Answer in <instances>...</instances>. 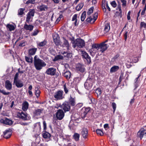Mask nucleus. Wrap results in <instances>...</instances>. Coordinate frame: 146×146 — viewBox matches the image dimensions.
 Wrapping results in <instances>:
<instances>
[{
    "label": "nucleus",
    "instance_id": "nucleus-1",
    "mask_svg": "<svg viewBox=\"0 0 146 146\" xmlns=\"http://www.w3.org/2000/svg\"><path fill=\"white\" fill-rule=\"evenodd\" d=\"M107 45L105 42H103L100 44H94L92 46V49L96 53L97 52H104L108 48Z\"/></svg>",
    "mask_w": 146,
    "mask_h": 146
},
{
    "label": "nucleus",
    "instance_id": "nucleus-2",
    "mask_svg": "<svg viewBox=\"0 0 146 146\" xmlns=\"http://www.w3.org/2000/svg\"><path fill=\"white\" fill-rule=\"evenodd\" d=\"M34 65L36 69L40 70L43 67L46 65V63L42 60L40 59L37 55L34 57Z\"/></svg>",
    "mask_w": 146,
    "mask_h": 146
},
{
    "label": "nucleus",
    "instance_id": "nucleus-3",
    "mask_svg": "<svg viewBox=\"0 0 146 146\" xmlns=\"http://www.w3.org/2000/svg\"><path fill=\"white\" fill-rule=\"evenodd\" d=\"M72 43L74 48H75L76 46L81 48L85 46L84 41L81 38H77Z\"/></svg>",
    "mask_w": 146,
    "mask_h": 146
},
{
    "label": "nucleus",
    "instance_id": "nucleus-4",
    "mask_svg": "<svg viewBox=\"0 0 146 146\" xmlns=\"http://www.w3.org/2000/svg\"><path fill=\"white\" fill-rule=\"evenodd\" d=\"M84 61L86 63L90 64L91 62V58L86 52L81 50L80 51Z\"/></svg>",
    "mask_w": 146,
    "mask_h": 146
},
{
    "label": "nucleus",
    "instance_id": "nucleus-5",
    "mask_svg": "<svg viewBox=\"0 0 146 146\" xmlns=\"http://www.w3.org/2000/svg\"><path fill=\"white\" fill-rule=\"evenodd\" d=\"M35 10L34 9H31L26 15V21L29 23L30 21H31L33 19V17L34 16Z\"/></svg>",
    "mask_w": 146,
    "mask_h": 146
},
{
    "label": "nucleus",
    "instance_id": "nucleus-6",
    "mask_svg": "<svg viewBox=\"0 0 146 146\" xmlns=\"http://www.w3.org/2000/svg\"><path fill=\"white\" fill-rule=\"evenodd\" d=\"M28 114L26 112H23L21 110L17 112V117L24 120H27L28 119Z\"/></svg>",
    "mask_w": 146,
    "mask_h": 146
},
{
    "label": "nucleus",
    "instance_id": "nucleus-7",
    "mask_svg": "<svg viewBox=\"0 0 146 146\" xmlns=\"http://www.w3.org/2000/svg\"><path fill=\"white\" fill-rule=\"evenodd\" d=\"M138 137H140L141 139L143 137H146V129L144 127L141 128L138 132L137 133Z\"/></svg>",
    "mask_w": 146,
    "mask_h": 146
},
{
    "label": "nucleus",
    "instance_id": "nucleus-8",
    "mask_svg": "<svg viewBox=\"0 0 146 146\" xmlns=\"http://www.w3.org/2000/svg\"><path fill=\"white\" fill-rule=\"evenodd\" d=\"M98 14L97 13H94L92 17L91 16L87 18L86 21L88 23H94L98 18Z\"/></svg>",
    "mask_w": 146,
    "mask_h": 146
},
{
    "label": "nucleus",
    "instance_id": "nucleus-9",
    "mask_svg": "<svg viewBox=\"0 0 146 146\" xmlns=\"http://www.w3.org/2000/svg\"><path fill=\"white\" fill-rule=\"evenodd\" d=\"M62 108L64 111L65 112L69 111L70 108V106L68 102H65L61 106Z\"/></svg>",
    "mask_w": 146,
    "mask_h": 146
},
{
    "label": "nucleus",
    "instance_id": "nucleus-10",
    "mask_svg": "<svg viewBox=\"0 0 146 146\" xmlns=\"http://www.w3.org/2000/svg\"><path fill=\"white\" fill-rule=\"evenodd\" d=\"M63 91L62 90L58 91L54 94V98L57 100L62 99L64 98L63 95Z\"/></svg>",
    "mask_w": 146,
    "mask_h": 146
},
{
    "label": "nucleus",
    "instance_id": "nucleus-11",
    "mask_svg": "<svg viewBox=\"0 0 146 146\" xmlns=\"http://www.w3.org/2000/svg\"><path fill=\"white\" fill-rule=\"evenodd\" d=\"M57 119L59 120H62L64 116V113L62 110H59L56 113Z\"/></svg>",
    "mask_w": 146,
    "mask_h": 146
},
{
    "label": "nucleus",
    "instance_id": "nucleus-12",
    "mask_svg": "<svg viewBox=\"0 0 146 146\" xmlns=\"http://www.w3.org/2000/svg\"><path fill=\"white\" fill-rule=\"evenodd\" d=\"M56 72V68H50L46 70L45 73L47 75L53 76L55 75Z\"/></svg>",
    "mask_w": 146,
    "mask_h": 146
},
{
    "label": "nucleus",
    "instance_id": "nucleus-13",
    "mask_svg": "<svg viewBox=\"0 0 146 146\" xmlns=\"http://www.w3.org/2000/svg\"><path fill=\"white\" fill-rule=\"evenodd\" d=\"M1 37L4 41H8L10 38V36L8 33L5 34L3 32H1Z\"/></svg>",
    "mask_w": 146,
    "mask_h": 146
},
{
    "label": "nucleus",
    "instance_id": "nucleus-14",
    "mask_svg": "<svg viewBox=\"0 0 146 146\" xmlns=\"http://www.w3.org/2000/svg\"><path fill=\"white\" fill-rule=\"evenodd\" d=\"M90 108L89 107L82 108L81 111L82 115L84 117H85L87 113L90 111Z\"/></svg>",
    "mask_w": 146,
    "mask_h": 146
},
{
    "label": "nucleus",
    "instance_id": "nucleus-15",
    "mask_svg": "<svg viewBox=\"0 0 146 146\" xmlns=\"http://www.w3.org/2000/svg\"><path fill=\"white\" fill-rule=\"evenodd\" d=\"M43 109H36L35 110L33 111L34 115L37 117H38L42 113Z\"/></svg>",
    "mask_w": 146,
    "mask_h": 146
},
{
    "label": "nucleus",
    "instance_id": "nucleus-16",
    "mask_svg": "<svg viewBox=\"0 0 146 146\" xmlns=\"http://www.w3.org/2000/svg\"><path fill=\"white\" fill-rule=\"evenodd\" d=\"M76 68L77 70L80 71L82 73L85 70L84 66L83 65L79 63L78 64L76 65Z\"/></svg>",
    "mask_w": 146,
    "mask_h": 146
},
{
    "label": "nucleus",
    "instance_id": "nucleus-17",
    "mask_svg": "<svg viewBox=\"0 0 146 146\" xmlns=\"http://www.w3.org/2000/svg\"><path fill=\"white\" fill-rule=\"evenodd\" d=\"M13 83L15 84L16 86L18 88H21L24 86L22 81L19 80L13 81Z\"/></svg>",
    "mask_w": 146,
    "mask_h": 146
},
{
    "label": "nucleus",
    "instance_id": "nucleus-18",
    "mask_svg": "<svg viewBox=\"0 0 146 146\" xmlns=\"http://www.w3.org/2000/svg\"><path fill=\"white\" fill-rule=\"evenodd\" d=\"M12 134V132L10 129L6 130L4 132V137L6 139L9 138Z\"/></svg>",
    "mask_w": 146,
    "mask_h": 146
},
{
    "label": "nucleus",
    "instance_id": "nucleus-19",
    "mask_svg": "<svg viewBox=\"0 0 146 146\" xmlns=\"http://www.w3.org/2000/svg\"><path fill=\"white\" fill-rule=\"evenodd\" d=\"M40 124V122H37L34 125V130L39 132L41 129Z\"/></svg>",
    "mask_w": 146,
    "mask_h": 146
},
{
    "label": "nucleus",
    "instance_id": "nucleus-20",
    "mask_svg": "<svg viewBox=\"0 0 146 146\" xmlns=\"http://www.w3.org/2000/svg\"><path fill=\"white\" fill-rule=\"evenodd\" d=\"M36 48H30L28 50V54L29 56H31L35 55L37 51Z\"/></svg>",
    "mask_w": 146,
    "mask_h": 146
},
{
    "label": "nucleus",
    "instance_id": "nucleus-21",
    "mask_svg": "<svg viewBox=\"0 0 146 146\" xmlns=\"http://www.w3.org/2000/svg\"><path fill=\"white\" fill-rule=\"evenodd\" d=\"M42 135L43 138L46 139H49L51 136L50 134L48 132L45 131H42Z\"/></svg>",
    "mask_w": 146,
    "mask_h": 146
},
{
    "label": "nucleus",
    "instance_id": "nucleus-22",
    "mask_svg": "<svg viewBox=\"0 0 146 146\" xmlns=\"http://www.w3.org/2000/svg\"><path fill=\"white\" fill-rule=\"evenodd\" d=\"M5 87L7 90H10L12 88V85L11 82L7 80L5 82Z\"/></svg>",
    "mask_w": 146,
    "mask_h": 146
},
{
    "label": "nucleus",
    "instance_id": "nucleus-23",
    "mask_svg": "<svg viewBox=\"0 0 146 146\" xmlns=\"http://www.w3.org/2000/svg\"><path fill=\"white\" fill-rule=\"evenodd\" d=\"M62 47H66L67 50H69L70 47L69 44L67 40L64 38V41L62 44Z\"/></svg>",
    "mask_w": 146,
    "mask_h": 146
},
{
    "label": "nucleus",
    "instance_id": "nucleus-24",
    "mask_svg": "<svg viewBox=\"0 0 146 146\" xmlns=\"http://www.w3.org/2000/svg\"><path fill=\"white\" fill-rule=\"evenodd\" d=\"M2 122L4 124L9 125H11L13 123L11 120L7 118H6L4 120H3Z\"/></svg>",
    "mask_w": 146,
    "mask_h": 146
},
{
    "label": "nucleus",
    "instance_id": "nucleus-25",
    "mask_svg": "<svg viewBox=\"0 0 146 146\" xmlns=\"http://www.w3.org/2000/svg\"><path fill=\"white\" fill-rule=\"evenodd\" d=\"M34 26L32 25H28L25 24L24 26V29L26 30H29L31 31L33 29Z\"/></svg>",
    "mask_w": 146,
    "mask_h": 146
},
{
    "label": "nucleus",
    "instance_id": "nucleus-26",
    "mask_svg": "<svg viewBox=\"0 0 146 146\" xmlns=\"http://www.w3.org/2000/svg\"><path fill=\"white\" fill-rule=\"evenodd\" d=\"M69 103L70 105V104L72 106H74L76 104L75 98H73L70 96V98L69 100Z\"/></svg>",
    "mask_w": 146,
    "mask_h": 146
},
{
    "label": "nucleus",
    "instance_id": "nucleus-27",
    "mask_svg": "<svg viewBox=\"0 0 146 146\" xmlns=\"http://www.w3.org/2000/svg\"><path fill=\"white\" fill-rule=\"evenodd\" d=\"M29 107V103L27 102H24L22 104L23 110L25 111H26L28 109Z\"/></svg>",
    "mask_w": 146,
    "mask_h": 146
},
{
    "label": "nucleus",
    "instance_id": "nucleus-28",
    "mask_svg": "<svg viewBox=\"0 0 146 146\" xmlns=\"http://www.w3.org/2000/svg\"><path fill=\"white\" fill-rule=\"evenodd\" d=\"M81 133L83 138H86L88 136V130L86 128L83 129Z\"/></svg>",
    "mask_w": 146,
    "mask_h": 146
},
{
    "label": "nucleus",
    "instance_id": "nucleus-29",
    "mask_svg": "<svg viewBox=\"0 0 146 146\" xmlns=\"http://www.w3.org/2000/svg\"><path fill=\"white\" fill-rule=\"evenodd\" d=\"M37 9L39 10L40 11H45L48 9V7L46 5H42L37 7Z\"/></svg>",
    "mask_w": 146,
    "mask_h": 146
},
{
    "label": "nucleus",
    "instance_id": "nucleus-30",
    "mask_svg": "<svg viewBox=\"0 0 146 146\" xmlns=\"http://www.w3.org/2000/svg\"><path fill=\"white\" fill-rule=\"evenodd\" d=\"M119 66H114L112 67L110 69V73H113L117 71L119 69Z\"/></svg>",
    "mask_w": 146,
    "mask_h": 146
},
{
    "label": "nucleus",
    "instance_id": "nucleus-31",
    "mask_svg": "<svg viewBox=\"0 0 146 146\" xmlns=\"http://www.w3.org/2000/svg\"><path fill=\"white\" fill-rule=\"evenodd\" d=\"M63 75L67 80H69L71 77V73L69 71H67L64 73Z\"/></svg>",
    "mask_w": 146,
    "mask_h": 146
},
{
    "label": "nucleus",
    "instance_id": "nucleus-32",
    "mask_svg": "<svg viewBox=\"0 0 146 146\" xmlns=\"http://www.w3.org/2000/svg\"><path fill=\"white\" fill-rule=\"evenodd\" d=\"M25 10V8H20L18 10L17 15L20 17H22V15L24 14V11Z\"/></svg>",
    "mask_w": 146,
    "mask_h": 146
},
{
    "label": "nucleus",
    "instance_id": "nucleus-33",
    "mask_svg": "<svg viewBox=\"0 0 146 146\" xmlns=\"http://www.w3.org/2000/svg\"><path fill=\"white\" fill-rule=\"evenodd\" d=\"M110 29V24L109 23H107L104 26V33H106L108 32Z\"/></svg>",
    "mask_w": 146,
    "mask_h": 146
},
{
    "label": "nucleus",
    "instance_id": "nucleus-34",
    "mask_svg": "<svg viewBox=\"0 0 146 146\" xmlns=\"http://www.w3.org/2000/svg\"><path fill=\"white\" fill-rule=\"evenodd\" d=\"M25 58L26 61L29 63H32L33 62V58L31 56H25Z\"/></svg>",
    "mask_w": 146,
    "mask_h": 146
},
{
    "label": "nucleus",
    "instance_id": "nucleus-35",
    "mask_svg": "<svg viewBox=\"0 0 146 146\" xmlns=\"http://www.w3.org/2000/svg\"><path fill=\"white\" fill-rule=\"evenodd\" d=\"M7 29L10 31H13L15 29V27L13 25L8 24L6 26Z\"/></svg>",
    "mask_w": 146,
    "mask_h": 146
},
{
    "label": "nucleus",
    "instance_id": "nucleus-36",
    "mask_svg": "<svg viewBox=\"0 0 146 146\" xmlns=\"http://www.w3.org/2000/svg\"><path fill=\"white\" fill-rule=\"evenodd\" d=\"M47 43L46 41L44 40L43 41L40 42L37 44V46L38 47H41L45 46Z\"/></svg>",
    "mask_w": 146,
    "mask_h": 146
},
{
    "label": "nucleus",
    "instance_id": "nucleus-37",
    "mask_svg": "<svg viewBox=\"0 0 146 146\" xmlns=\"http://www.w3.org/2000/svg\"><path fill=\"white\" fill-rule=\"evenodd\" d=\"M84 6V3H81L79 4L76 7V10L77 11H80L82 8Z\"/></svg>",
    "mask_w": 146,
    "mask_h": 146
},
{
    "label": "nucleus",
    "instance_id": "nucleus-38",
    "mask_svg": "<svg viewBox=\"0 0 146 146\" xmlns=\"http://www.w3.org/2000/svg\"><path fill=\"white\" fill-rule=\"evenodd\" d=\"M61 54H62L64 57H66L67 58H69L72 55L70 53H68L67 52H61Z\"/></svg>",
    "mask_w": 146,
    "mask_h": 146
},
{
    "label": "nucleus",
    "instance_id": "nucleus-39",
    "mask_svg": "<svg viewBox=\"0 0 146 146\" xmlns=\"http://www.w3.org/2000/svg\"><path fill=\"white\" fill-rule=\"evenodd\" d=\"M54 41L56 45H58L59 44L60 40L58 37H55V36H53Z\"/></svg>",
    "mask_w": 146,
    "mask_h": 146
},
{
    "label": "nucleus",
    "instance_id": "nucleus-40",
    "mask_svg": "<svg viewBox=\"0 0 146 146\" xmlns=\"http://www.w3.org/2000/svg\"><path fill=\"white\" fill-rule=\"evenodd\" d=\"M35 95L37 98H38L40 96V90H38L37 87H35Z\"/></svg>",
    "mask_w": 146,
    "mask_h": 146
},
{
    "label": "nucleus",
    "instance_id": "nucleus-41",
    "mask_svg": "<svg viewBox=\"0 0 146 146\" xmlns=\"http://www.w3.org/2000/svg\"><path fill=\"white\" fill-rule=\"evenodd\" d=\"M73 137L76 141H78L80 137V135L78 133H75Z\"/></svg>",
    "mask_w": 146,
    "mask_h": 146
},
{
    "label": "nucleus",
    "instance_id": "nucleus-42",
    "mask_svg": "<svg viewBox=\"0 0 146 146\" xmlns=\"http://www.w3.org/2000/svg\"><path fill=\"white\" fill-rule=\"evenodd\" d=\"M86 16V12L84 11L82 14L81 17V20L82 21H83L85 19Z\"/></svg>",
    "mask_w": 146,
    "mask_h": 146
},
{
    "label": "nucleus",
    "instance_id": "nucleus-43",
    "mask_svg": "<svg viewBox=\"0 0 146 146\" xmlns=\"http://www.w3.org/2000/svg\"><path fill=\"white\" fill-rule=\"evenodd\" d=\"M63 58V56L61 55H58L55 56L54 58V60H59L62 59Z\"/></svg>",
    "mask_w": 146,
    "mask_h": 146
},
{
    "label": "nucleus",
    "instance_id": "nucleus-44",
    "mask_svg": "<svg viewBox=\"0 0 146 146\" xmlns=\"http://www.w3.org/2000/svg\"><path fill=\"white\" fill-rule=\"evenodd\" d=\"M95 92L98 96H100L102 93L101 89L100 88H97Z\"/></svg>",
    "mask_w": 146,
    "mask_h": 146
},
{
    "label": "nucleus",
    "instance_id": "nucleus-45",
    "mask_svg": "<svg viewBox=\"0 0 146 146\" xmlns=\"http://www.w3.org/2000/svg\"><path fill=\"white\" fill-rule=\"evenodd\" d=\"M0 92L5 95H8L10 94V92H6L4 90H0Z\"/></svg>",
    "mask_w": 146,
    "mask_h": 146
},
{
    "label": "nucleus",
    "instance_id": "nucleus-46",
    "mask_svg": "<svg viewBox=\"0 0 146 146\" xmlns=\"http://www.w3.org/2000/svg\"><path fill=\"white\" fill-rule=\"evenodd\" d=\"M96 132L97 133L100 135V136L103 135V133L102 131L100 129H97L96 131Z\"/></svg>",
    "mask_w": 146,
    "mask_h": 146
},
{
    "label": "nucleus",
    "instance_id": "nucleus-47",
    "mask_svg": "<svg viewBox=\"0 0 146 146\" xmlns=\"http://www.w3.org/2000/svg\"><path fill=\"white\" fill-rule=\"evenodd\" d=\"M111 106L113 109V113H114L116 108V105L115 102H113Z\"/></svg>",
    "mask_w": 146,
    "mask_h": 146
},
{
    "label": "nucleus",
    "instance_id": "nucleus-48",
    "mask_svg": "<svg viewBox=\"0 0 146 146\" xmlns=\"http://www.w3.org/2000/svg\"><path fill=\"white\" fill-rule=\"evenodd\" d=\"M39 32V31L38 30H35L33 32L31 33L32 36H34L37 35Z\"/></svg>",
    "mask_w": 146,
    "mask_h": 146
},
{
    "label": "nucleus",
    "instance_id": "nucleus-49",
    "mask_svg": "<svg viewBox=\"0 0 146 146\" xmlns=\"http://www.w3.org/2000/svg\"><path fill=\"white\" fill-rule=\"evenodd\" d=\"M94 9V7H92L89 9L87 13L88 14V15H90L92 13H93Z\"/></svg>",
    "mask_w": 146,
    "mask_h": 146
},
{
    "label": "nucleus",
    "instance_id": "nucleus-50",
    "mask_svg": "<svg viewBox=\"0 0 146 146\" xmlns=\"http://www.w3.org/2000/svg\"><path fill=\"white\" fill-rule=\"evenodd\" d=\"M105 0H103L102 1V8L104 10V11H106V8L105 7Z\"/></svg>",
    "mask_w": 146,
    "mask_h": 146
},
{
    "label": "nucleus",
    "instance_id": "nucleus-51",
    "mask_svg": "<svg viewBox=\"0 0 146 146\" xmlns=\"http://www.w3.org/2000/svg\"><path fill=\"white\" fill-rule=\"evenodd\" d=\"M63 87L65 93L67 94L68 92V88L66 86V84L64 85Z\"/></svg>",
    "mask_w": 146,
    "mask_h": 146
},
{
    "label": "nucleus",
    "instance_id": "nucleus-52",
    "mask_svg": "<svg viewBox=\"0 0 146 146\" xmlns=\"http://www.w3.org/2000/svg\"><path fill=\"white\" fill-rule=\"evenodd\" d=\"M120 1L122 3V6L124 7H125L126 5V1L125 0H120Z\"/></svg>",
    "mask_w": 146,
    "mask_h": 146
},
{
    "label": "nucleus",
    "instance_id": "nucleus-53",
    "mask_svg": "<svg viewBox=\"0 0 146 146\" xmlns=\"http://www.w3.org/2000/svg\"><path fill=\"white\" fill-rule=\"evenodd\" d=\"M143 27L145 28L146 27V24L144 22H142L140 23V28Z\"/></svg>",
    "mask_w": 146,
    "mask_h": 146
},
{
    "label": "nucleus",
    "instance_id": "nucleus-54",
    "mask_svg": "<svg viewBox=\"0 0 146 146\" xmlns=\"http://www.w3.org/2000/svg\"><path fill=\"white\" fill-rule=\"evenodd\" d=\"M118 9L119 12V15H120V17L121 16L122 10L121 8V6L120 5H119L118 6L117 9Z\"/></svg>",
    "mask_w": 146,
    "mask_h": 146
},
{
    "label": "nucleus",
    "instance_id": "nucleus-55",
    "mask_svg": "<svg viewBox=\"0 0 146 146\" xmlns=\"http://www.w3.org/2000/svg\"><path fill=\"white\" fill-rule=\"evenodd\" d=\"M83 105V104L82 103H78L76 105V108L78 109L81 107Z\"/></svg>",
    "mask_w": 146,
    "mask_h": 146
},
{
    "label": "nucleus",
    "instance_id": "nucleus-56",
    "mask_svg": "<svg viewBox=\"0 0 146 146\" xmlns=\"http://www.w3.org/2000/svg\"><path fill=\"white\" fill-rule=\"evenodd\" d=\"M111 6L114 8L115 7L117 6V4L115 1H113L111 2Z\"/></svg>",
    "mask_w": 146,
    "mask_h": 146
},
{
    "label": "nucleus",
    "instance_id": "nucleus-57",
    "mask_svg": "<svg viewBox=\"0 0 146 146\" xmlns=\"http://www.w3.org/2000/svg\"><path fill=\"white\" fill-rule=\"evenodd\" d=\"M18 75H19V74L18 73H16L15 74V77L14 78L13 81H16L17 80H19L18 79Z\"/></svg>",
    "mask_w": 146,
    "mask_h": 146
},
{
    "label": "nucleus",
    "instance_id": "nucleus-58",
    "mask_svg": "<svg viewBox=\"0 0 146 146\" xmlns=\"http://www.w3.org/2000/svg\"><path fill=\"white\" fill-rule=\"evenodd\" d=\"M35 0H28L26 3V4H28L29 3L34 4L35 3Z\"/></svg>",
    "mask_w": 146,
    "mask_h": 146
},
{
    "label": "nucleus",
    "instance_id": "nucleus-59",
    "mask_svg": "<svg viewBox=\"0 0 146 146\" xmlns=\"http://www.w3.org/2000/svg\"><path fill=\"white\" fill-rule=\"evenodd\" d=\"M77 15L76 14H75L73 15L72 17V21H74L76 20H77Z\"/></svg>",
    "mask_w": 146,
    "mask_h": 146
},
{
    "label": "nucleus",
    "instance_id": "nucleus-60",
    "mask_svg": "<svg viewBox=\"0 0 146 146\" xmlns=\"http://www.w3.org/2000/svg\"><path fill=\"white\" fill-rule=\"evenodd\" d=\"M128 32L126 31L125 32V33L124 35V37L125 39V40L126 41L127 38V35L128 34Z\"/></svg>",
    "mask_w": 146,
    "mask_h": 146
},
{
    "label": "nucleus",
    "instance_id": "nucleus-61",
    "mask_svg": "<svg viewBox=\"0 0 146 146\" xmlns=\"http://www.w3.org/2000/svg\"><path fill=\"white\" fill-rule=\"evenodd\" d=\"M139 60V59L137 57H134L133 58V62L136 63Z\"/></svg>",
    "mask_w": 146,
    "mask_h": 146
},
{
    "label": "nucleus",
    "instance_id": "nucleus-62",
    "mask_svg": "<svg viewBox=\"0 0 146 146\" xmlns=\"http://www.w3.org/2000/svg\"><path fill=\"white\" fill-rule=\"evenodd\" d=\"M146 10V7H145L143 9L142 11L141 12V15H144L145 13V11Z\"/></svg>",
    "mask_w": 146,
    "mask_h": 146
},
{
    "label": "nucleus",
    "instance_id": "nucleus-63",
    "mask_svg": "<svg viewBox=\"0 0 146 146\" xmlns=\"http://www.w3.org/2000/svg\"><path fill=\"white\" fill-rule=\"evenodd\" d=\"M105 4L106 6V7L107 9L109 11H110L111 9H110V7L108 6V2H105Z\"/></svg>",
    "mask_w": 146,
    "mask_h": 146
},
{
    "label": "nucleus",
    "instance_id": "nucleus-64",
    "mask_svg": "<svg viewBox=\"0 0 146 146\" xmlns=\"http://www.w3.org/2000/svg\"><path fill=\"white\" fill-rule=\"evenodd\" d=\"M25 46V42L24 41H22L21 43L19 45V46Z\"/></svg>",
    "mask_w": 146,
    "mask_h": 146
}]
</instances>
